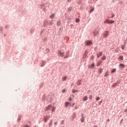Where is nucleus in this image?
<instances>
[{"label": "nucleus", "instance_id": "obj_38", "mask_svg": "<svg viewBox=\"0 0 127 127\" xmlns=\"http://www.w3.org/2000/svg\"><path fill=\"white\" fill-rule=\"evenodd\" d=\"M125 47L126 46H125V45H124H124H122L121 48H122V50H125Z\"/></svg>", "mask_w": 127, "mask_h": 127}, {"label": "nucleus", "instance_id": "obj_35", "mask_svg": "<svg viewBox=\"0 0 127 127\" xmlns=\"http://www.w3.org/2000/svg\"><path fill=\"white\" fill-rule=\"evenodd\" d=\"M67 80V76H63V81H65Z\"/></svg>", "mask_w": 127, "mask_h": 127}, {"label": "nucleus", "instance_id": "obj_15", "mask_svg": "<svg viewBox=\"0 0 127 127\" xmlns=\"http://www.w3.org/2000/svg\"><path fill=\"white\" fill-rule=\"evenodd\" d=\"M69 105H71V102H65L64 103L65 108H68V106H69Z\"/></svg>", "mask_w": 127, "mask_h": 127}, {"label": "nucleus", "instance_id": "obj_12", "mask_svg": "<svg viewBox=\"0 0 127 127\" xmlns=\"http://www.w3.org/2000/svg\"><path fill=\"white\" fill-rule=\"evenodd\" d=\"M126 67V65L124 64H119V69H124Z\"/></svg>", "mask_w": 127, "mask_h": 127}, {"label": "nucleus", "instance_id": "obj_59", "mask_svg": "<svg viewBox=\"0 0 127 127\" xmlns=\"http://www.w3.org/2000/svg\"><path fill=\"white\" fill-rule=\"evenodd\" d=\"M5 28H8V26L6 25V26H5Z\"/></svg>", "mask_w": 127, "mask_h": 127}, {"label": "nucleus", "instance_id": "obj_19", "mask_svg": "<svg viewBox=\"0 0 127 127\" xmlns=\"http://www.w3.org/2000/svg\"><path fill=\"white\" fill-rule=\"evenodd\" d=\"M67 58H69V52H67L65 56L64 57V59H67Z\"/></svg>", "mask_w": 127, "mask_h": 127}, {"label": "nucleus", "instance_id": "obj_29", "mask_svg": "<svg viewBox=\"0 0 127 127\" xmlns=\"http://www.w3.org/2000/svg\"><path fill=\"white\" fill-rule=\"evenodd\" d=\"M57 26H60V25H61V21H58L57 22Z\"/></svg>", "mask_w": 127, "mask_h": 127}, {"label": "nucleus", "instance_id": "obj_5", "mask_svg": "<svg viewBox=\"0 0 127 127\" xmlns=\"http://www.w3.org/2000/svg\"><path fill=\"white\" fill-rule=\"evenodd\" d=\"M51 108H52V105L50 104L45 108V111L46 112H49V111L51 110Z\"/></svg>", "mask_w": 127, "mask_h": 127}, {"label": "nucleus", "instance_id": "obj_25", "mask_svg": "<svg viewBox=\"0 0 127 127\" xmlns=\"http://www.w3.org/2000/svg\"><path fill=\"white\" fill-rule=\"evenodd\" d=\"M53 123V120H51L50 121V123H49V127H51V126H52V123Z\"/></svg>", "mask_w": 127, "mask_h": 127}, {"label": "nucleus", "instance_id": "obj_13", "mask_svg": "<svg viewBox=\"0 0 127 127\" xmlns=\"http://www.w3.org/2000/svg\"><path fill=\"white\" fill-rule=\"evenodd\" d=\"M45 64H46V61H41V67H43V66H45Z\"/></svg>", "mask_w": 127, "mask_h": 127}, {"label": "nucleus", "instance_id": "obj_56", "mask_svg": "<svg viewBox=\"0 0 127 127\" xmlns=\"http://www.w3.org/2000/svg\"><path fill=\"white\" fill-rule=\"evenodd\" d=\"M50 17L51 19H52V18H54V16H50Z\"/></svg>", "mask_w": 127, "mask_h": 127}, {"label": "nucleus", "instance_id": "obj_41", "mask_svg": "<svg viewBox=\"0 0 127 127\" xmlns=\"http://www.w3.org/2000/svg\"><path fill=\"white\" fill-rule=\"evenodd\" d=\"M100 99L101 98L100 97H97L96 98V101H99Z\"/></svg>", "mask_w": 127, "mask_h": 127}, {"label": "nucleus", "instance_id": "obj_28", "mask_svg": "<svg viewBox=\"0 0 127 127\" xmlns=\"http://www.w3.org/2000/svg\"><path fill=\"white\" fill-rule=\"evenodd\" d=\"M82 82V79H79L78 80V81L77 82V84L78 85H81V82Z\"/></svg>", "mask_w": 127, "mask_h": 127}, {"label": "nucleus", "instance_id": "obj_61", "mask_svg": "<svg viewBox=\"0 0 127 127\" xmlns=\"http://www.w3.org/2000/svg\"><path fill=\"white\" fill-rule=\"evenodd\" d=\"M116 83H117V85L118 86V84H120V82L117 81V82H116Z\"/></svg>", "mask_w": 127, "mask_h": 127}, {"label": "nucleus", "instance_id": "obj_20", "mask_svg": "<svg viewBox=\"0 0 127 127\" xmlns=\"http://www.w3.org/2000/svg\"><path fill=\"white\" fill-rule=\"evenodd\" d=\"M82 100L83 102H86L88 100V96H84L83 98H82Z\"/></svg>", "mask_w": 127, "mask_h": 127}, {"label": "nucleus", "instance_id": "obj_36", "mask_svg": "<svg viewBox=\"0 0 127 127\" xmlns=\"http://www.w3.org/2000/svg\"><path fill=\"white\" fill-rule=\"evenodd\" d=\"M89 99L91 100V101H92V100L93 99V95H89Z\"/></svg>", "mask_w": 127, "mask_h": 127}, {"label": "nucleus", "instance_id": "obj_51", "mask_svg": "<svg viewBox=\"0 0 127 127\" xmlns=\"http://www.w3.org/2000/svg\"><path fill=\"white\" fill-rule=\"evenodd\" d=\"M61 124V125H64V120H62Z\"/></svg>", "mask_w": 127, "mask_h": 127}, {"label": "nucleus", "instance_id": "obj_42", "mask_svg": "<svg viewBox=\"0 0 127 127\" xmlns=\"http://www.w3.org/2000/svg\"><path fill=\"white\" fill-rule=\"evenodd\" d=\"M46 52H48V53H49V52H50V50H49V48L46 49Z\"/></svg>", "mask_w": 127, "mask_h": 127}, {"label": "nucleus", "instance_id": "obj_62", "mask_svg": "<svg viewBox=\"0 0 127 127\" xmlns=\"http://www.w3.org/2000/svg\"><path fill=\"white\" fill-rule=\"evenodd\" d=\"M90 92H91V90H88L87 93H89Z\"/></svg>", "mask_w": 127, "mask_h": 127}, {"label": "nucleus", "instance_id": "obj_40", "mask_svg": "<svg viewBox=\"0 0 127 127\" xmlns=\"http://www.w3.org/2000/svg\"><path fill=\"white\" fill-rule=\"evenodd\" d=\"M43 42H44V43L47 42V38H45L44 39V40H43Z\"/></svg>", "mask_w": 127, "mask_h": 127}, {"label": "nucleus", "instance_id": "obj_26", "mask_svg": "<svg viewBox=\"0 0 127 127\" xmlns=\"http://www.w3.org/2000/svg\"><path fill=\"white\" fill-rule=\"evenodd\" d=\"M108 76H110V74L109 73V71H107L104 76V77H108Z\"/></svg>", "mask_w": 127, "mask_h": 127}, {"label": "nucleus", "instance_id": "obj_22", "mask_svg": "<svg viewBox=\"0 0 127 127\" xmlns=\"http://www.w3.org/2000/svg\"><path fill=\"white\" fill-rule=\"evenodd\" d=\"M117 72V69L116 68H113L111 69V74H114V73H116Z\"/></svg>", "mask_w": 127, "mask_h": 127}, {"label": "nucleus", "instance_id": "obj_30", "mask_svg": "<svg viewBox=\"0 0 127 127\" xmlns=\"http://www.w3.org/2000/svg\"><path fill=\"white\" fill-rule=\"evenodd\" d=\"M103 63V62L100 61L98 63H97V67H99V66H100V65H101V64H102Z\"/></svg>", "mask_w": 127, "mask_h": 127}, {"label": "nucleus", "instance_id": "obj_16", "mask_svg": "<svg viewBox=\"0 0 127 127\" xmlns=\"http://www.w3.org/2000/svg\"><path fill=\"white\" fill-rule=\"evenodd\" d=\"M75 118H76V113L75 112H73L71 116V121H74V120L75 119Z\"/></svg>", "mask_w": 127, "mask_h": 127}, {"label": "nucleus", "instance_id": "obj_49", "mask_svg": "<svg viewBox=\"0 0 127 127\" xmlns=\"http://www.w3.org/2000/svg\"><path fill=\"white\" fill-rule=\"evenodd\" d=\"M50 102H52V101H53V98H52V96H51V97H50Z\"/></svg>", "mask_w": 127, "mask_h": 127}, {"label": "nucleus", "instance_id": "obj_32", "mask_svg": "<svg viewBox=\"0 0 127 127\" xmlns=\"http://www.w3.org/2000/svg\"><path fill=\"white\" fill-rule=\"evenodd\" d=\"M30 33H31V34L33 33V32L34 31V28H31L30 30Z\"/></svg>", "mask_w": 127, "mask_h": 127}, {"label": "nucleus", "instance_id": "obj_1", "mask_svg": "<svg viewBox=\"0 0 127 127\" xmlns=\"http://www.w3.org/2000/svg\"><path fill=\"white\" fill-rule=\"evenodd\" d=\"M58 56L59 57H64V50H59L58 51Z\"/></svg>", "mask_w": 127, "mask_h": 127}, {"label": "nucleus", "instance_id": "obj_3", "mask_svg": "<svg viewBox=\"0 0 127 127\" xmlns=\"http://www.w3.org/2000/svg\"><path fill=\"white\" fill-rule=\"evenodd\" d=\"M85 44L86 46H91L93 44V42L91 40H86L85 41Z\"/></svg>", "mask_w": 127, "mask_h": 127}, {"label": "nucleus", "instance_id": "obj_53", "mask_svg": "<svg viewBox=\"0 0 127 127\" xmlns=\"http://www.w3.org/2000/svg\"><path fill=\"white\" fill-rule=\"evenodd\" d=\"M126 43H127V40H125V41H124V45H125V46H126Z\"/></svg>", "mask_w": 127, "mask_h": 127}, {"label": "nucleus", "instance_id": "obj_52", "mask_svg": "<svg viewBox=\"0 0 127 127\" xmlns=\"http://www.w3.org/2000/svg\"><path fill=\"white\" fill-rule=\"evenodd\" d=\"M2 30V27L0 26V31H1Z\"/></svg>", "mask_w": 127, "mask_h": 127}, {"label": "nucleus", "instance_id": "obj_55", "mask_svg": "<svg viewBox=\"0 0 127 127\" xmlns=\"http://www.w3.org/2000/svg\"><path fill=\"white\" fill-rule=\"evenodd\" d=\"M57 124H58V122H55L54 125H55V126H57Z\"/></svg>", "mask_w": 127, "mask_h": 127}, {"label": "nucleus", "instance_id": "obj_45", "mask_svg": "<svg viewBox=\"0 0 127 127\" xmlns=\"http://www.w3.org/2000/svg\"><path fill=\"white\" fill-rule=\"evenodd\" d=\"M44 31V29L42 30L40 32V35H42V34L43 33Z\"/></svg>", "mask_w": 127, "mask_h": 127}, {"label": "nucleus", "instance_id": "obj_7", "mask_svg": "<svg viewBox=\"0 0 127 127\" xmlns=\"http://www.w3.org/2000/svg\"><path fill=\"white\" fill-rule=\"evenodd\" d=\"M48 25H49L48 20H45L43 23L44 27H47V26H48Z\"/></svg>", "mask_w": 127, "mask_h": 127}, {"label": "nucleus", "instance_id": "obj_48", "mask_svg": "<svg viewBox=\"0 0 127 127\" xmlns=\"http://www.w3.org/2000/svg\"><path fill=\"white\" fill-rule=\"evenodd\" d=\"M68 101H69V102H71V101H72V97H69V98H68Z\"/></svg>", "mask_w": 127, "mask_h": 127}, {"label": "nucleus", "instance_id": "obj_9", "mask_svg": "<svg viewBox=\"0 0 127 127\" xmlns=\"http://www.w3.org/2000/svg\"><path fill=\"white\" fill-rule=\"evenodd\" d=\"M48 21L49 25H52V24H54V22H55V20L53 19L49 20Z\"/></svg>", "mask_w": 127, "mask_h": 127}, {"label": "nucleus", "instance_id": "obj_44", "mask_svg": "<svg viewBox=\"0 0 127 127\" xmlns=\"http://www.w3.org/2000/svg\"><path fill=\"white\" fill-rule=\"evenodd\" d=\"M102 103H103V101H102V100H101L100 101H99L98 102V104H99V106L102 105Z\"/></svg>", "mask_w": 127, "mask_h": 127}, {"label": "nucleus", "instance_id": "obj_31", "mask_svg": "<svg viewBox=\"0 0 127 127\" xmlns=\"http://www.w3.org/2000/svg\"><path fill=\"white\" fill-rule=\"evenodd\" d=\"M75 22H76V23H78L79 22H80V19L76 18L75 20Z\"/></svg>", "mask_w": 127, "mask_h": 127}, {"label": "nucleus", "instance_id": "obj_64", "mask_svg": "<svg viewBox=\"0 0 127 127\" xmlns=\"http://www.w3.org/2000/svg\"><path fill=\"white\" fill-rule=\"evenodd\" d=\"M125 112V113H127V109H126Z\"/></svg>", "mask_w": 127, "mask_h": 127}, {"label": "nucleus", "instance_id": "obj_4", "mask_svg": "<svg viewBox=\"0 0 127 127\" xmlns=\"http://www.w3.org/2000/svg\"><path fill=\"white\" fill-rule=\"evenodd\" d=\"M105 23H109L110 24H113V23H115V21L113 20L106 19L105 20Z\"/></svg>", "mask_w": 127, "mask_h": 127}, {"label": "nucleus", "instance_id": "obj_2", "mask_svg": "<svg viewBox=\"0 0 127 127\" xmlns=\"http://www.w3.org/2000/svg\"><path fill=\"white\" fill-rule=\"evenodd\" d=\"M110 34V32L109 31H105L102 34V36H103V38H108L109 35Z\"/></svg>", "mask_w": 127, "mask_h": 127}, {"label": "nucleus", "instance_id": "obj_60", "mask_svg": "<svg viewBox=\"0 0 127 127\" xmlns=\"http://www.w3.org/2000/svg\"><path fill=\"white\" fill-rule=\"evenodd\" d=\"M74 109H75V110H77V109H78V107L77 106H75Z\"/></svg>", "mask_w": 127, "mask_h": 127}, {"label": "nucleus", "instance_id": "obj_34", "mask_svg": "<svg viewBox=\"0 0 127 127\" xmlns=\"http://www.w3.org/2000/svg\"><path fill=\"white\" fill-rule=\"evenodd\" d=\"M106 56H103L102 58H101V60L102 61H104V60H106Z\"/></svg>", "mask_w": 127, "mask_h": 127}, {"label": "nucleus", "instance_id": "obj_11", "mask_svg": "<svg viewBox=\"0 0 127 127\" xmlns=\"http://www.w3.org/2000/svg\"><path fill=\"white\" fill-rule=\"evenodd\" d=\"M48 97H49V95L46 96V95L44 94L43 97H42V100L43 101H45V100H48Z\"/></svg>", "mask_w": 127, "mask_h": 127}, {"label": "nucleus", "instance_id": "obj_54", "mask_svg": "<svg viewBox=\"0 0 127 127\" xmlns=\"http://www.w3.org/2000/svg\"><path fill=\"white\" fill-rule=\"evenodd\" d=\"M23 127H30L28 125H25V126H23Z\"/></svg>", "mask_w": 127, "mask_h": 127}, {"label": "nucleus", "instance_id": "obj_27", "mask_svg": "<svg viewBox=\"0 0 127 127\" xmlns=\"http://www.w3.org/2000/svg\"><path fill=\"white\" fill-rule=\"evenodd\" d=\"M78 92H79V90H75L74 89L72 90V92L73 94H75V93H78Z\"/></svg>", "mask_w": 127, "mask_h": 127}, {"label": "nucleus", "instance_id": "obj_8", "mask_svg": "<svg viewBox=\"0 0 127 127\" xmlns=\"http://www.w3.org/2000/svg\"><path fill=\"white\" fill-rule=\"evenodd\" d=\"M93 33L94 35V36H97L99 33H100V31H99L98 30H95L93 32Z\"/></svg>", "mask_w": 127, "mask_h": 127}, {"label": "nucleus", "instance_id": "obj_10", "mask_svg": "<svg viewBox=\"0 0 127 127\" xmlns=\"http://www.w3.org/2000/svg\"><path fill=\"white\" fill-rule=\"evenodd\" d=\"M80 121L81 123H85V117L83 114H81V118L80 119Z\"/></svg>", "mask_w": 127, "mask_h": 127}, {"label": "nucleus", "instance_id": "obj_24", "mask_svg": "<svg viewBox=\"0 0 127 127\" xmlns=\"http://www.w3.org/2000/svg\"><path fill=\"white\" fill-rule=\"evenodd\" d=\"M20 120H21V116L18 115L17 122L19 123V122H20Z\"/></svg>", "mask_w": 127, "mask_h": 127}, {"label": "nucleus", "instance_id": "obj_39", "mask_svg": "<svg viewBox=\"0 0 127 127\" xmlns=\"http://www.w3.org/2000/svg\"><path fill=\"white\" fill-rule=\"evenodd\" d=\"M66 89L64 88V89H63L62 90V93H63V94H64V93H65V92H66Z\"/></svg>", "mask_w": 127, "mask_h": 127}, {"label": "nucleus", "instance_id": "obj_18", "mask_svg": "<svg viewBox=\"0 0 127 127\" xmlns=\"http://www.w3.org/2000/svg\"><path fill=\"white\" fill-rule=\"evenodd\" d=\"M124 60V56H120L118 58V61H123Z\"/></svg>", "mask_w": 127, "mask_h": 127}, {"label": "nucleus", "instance_id": "obj_50", "mask_svg": "<svg viewBox=\"0 0 127 127\" xmlns=\"http://www.w3.org/2000/svg\"><path fill=\"white\" fill-rule=\"evenodd\" d=\"M123 122H124V119H122L121 120V121H120V124H121V125H122V124H123Z\"/></svg>", "mask_w": 127, "mask_h": 127}, {"label": "nucleus", "instance_id": "obj_43", "mask_svg": "<svg viewBox=\"0 0 127 127\" xmlns=\"http://www.w3.org/2000/svg\"><path fill=\"white\" fill-rule=\"evenodd\" d=\"M67 10L68 11H71V10H72V7H69Z\"/></svg>", "mask_w": 127, "mask_h": 127}, {"label": "nucleus", "instance_id": "obj_57", "mask_svg": "<svg viewBox=\"0 0 127 127\" xmlns=\"http://www.w3.org/2000/svg\"><path fill=\"white\" fill-rule=\"evenodd\" d=\"M72 27H73V24H71L70 25V28H72Z\"/></svg>", "mask_w": 127, "mask_h": 127}, {"label": "nucleus", "instance_id": "obj_6", "mask_svg": "<svg viewBox=\"0 0 127 127\" xmlns=\"http://www.w3.org/2000/svg\"><path fill=\"white\" fill-rule=\"evenodd\" d=\"M50 119V116L46 115L44 117V121L45 123H47V121Z\"/></svg>", "mask_w": 127, "mask_h": 127}, {"label": "nucleus", "instance_id": "obj_63", "mask_svg": "<svg viewBox=\"0 0 127 127\" xmlns=\"http://www.w3.org/2000/svg\"><path fill=\"white\" fill-rule=\"evenodd\" d=\"M71 0H67V1H68V2H70V1H71Z\"/></svg>", "mask_w": 127, "mask_h": 127}, {"label": "nucleus", "instance_id": "obj_33", "mask_svg": "<svg viewBox=\"0 0 127 127\" xmlns=\"http://www.w3.org/2000/svg\"><path fill=\"white\" fill-rule=\"evenodd\" d=\"M94 9H95V8L94 7H92L91 9L89 10V12L91 13V12H93L94 11Z\"/></svg>", "mask_w": 127, "mask_h": 127}, {"label": "nucleus", "instance_id": "obj_14", "mask_svg": "<svg viewBox=\"0 0 127 127\" xmlns=\"http://www.w3.org/2000/svg\"><path fill=\"white\" fill-rule=\"evenodd\" d=\"M51 114H53V113H54V112H55V110H56V106H53L52 105V108H51Z\"/></svg>", "mask_w": 127, "mask_h": 127}, {"label": "nucleus", "instance_id": "obj_58", "mask_svg": "<svg viewBox=\"0 0 127 127\" xmlns=\"http://www.w3.org/2000/svg\"><path fill=\"white\" fill-rule=\"evenodd\" d=\"M62 28H63V27H62V26L60 27V30H61V29H62Z\"/></svg>", "mask_w": 127, "mask_h": 127}, {"label": "nucleus", "instance_id": "obj_37", "mask_svg": "<svg viewBox=\"0 0 127 127\" xmlns=\"http://www.w3.org/2000/svg\"><path fill=\"white\" fill-rule=\"evenodd\" d=\"M117 83H114L113 85H112V88H115V87H117Z\"/></svg>", "mask_w": 127, "mask_h": 127}, {"label": "nucleus", "instance_id": "obj_21", "mask_svg": "<svg viewBox=\"0 0 127 127\" xmlns=\"http://www.w3.org/2000/svg\"><path fill=\"white\" fill-rule=\"evenodd\" d=\"M95 67V63H92L90 66H88V68H91V69L94 68Z\"/></svg>", "mask_w": 127, "mask_h": 127}, {"label": "nucleus", "instance_id": "obj_17", "mask_svg": "<svg viewBox=\"0 0 127 127\" xmlns=\"http://www.w3.org/2000/svg\"><path fill=\"white\" fill-rule=\"evenodd\" d=\"M103 55V52H100L99 53H97V58H100V56H102Z\"/></svg>", "mask_w": 127, "mask_h": 127}, {"label": "nucleus", "instance_id": "obj_46", "mask_svg": "<svg viewBox=\"0 0 127 127\" xmlns=\"http://www.w3.org/2000/svg\"><path fill=\"white\" fill-rule=\"evenodd\" d=\"M94 58H95L94 56H91V60H94Z\"/></svg>", "mask_w": 127, "mask_h": 127}, {"label": "nucleus", "instance_id": "obj_23", "mask_svg": "<svg viewBox=\"0 0 127 127\" xmlns=\"http://www.w3.org/2000/svg\"><path fill=\"white\" fill-rule=\"evenodd\" d=\"M103 72V68H99L98 74V75H100V74H102V72Z\"/></svg>", "mask_w": 127, "mask_h": 127}, {"label": "nucleus", "instance_id": "obj_47", "mask_svg": "<svg viewBox=\"0 0 127 127\" xmlns=\"http://www.w3.org/2000/svg\"><path fill=\"white\" fill-rule=\"evenodd\" d=\"M69 105H70V106L71 107H74V106H75V103H72V105H71V104H69Z\"/></svg>", "mask_w": 127, "mask_h": 127}]
</instances>
